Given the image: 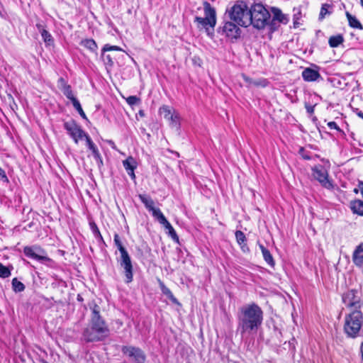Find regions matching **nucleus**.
<instances>
[{
	"mask_svg": "<svg viewBox=\"0 0 363 363\" xmlns=\"http://www.w3.org/2000/svg\"><path fill=\"white\" fill-rule=\"evenodd\" d=\"M262 320L263 311L257 304L252 303L243 306L238 313V330L242 337L256 333Z\"/></svg>",
	"mask_w": 363,
	"mask_h": 363,
	"instance_id": "obj_1",
	"label": "nucleus"
},
{
	"mask_svg": "<svg viewBox=\"0 0 363 363\" xmlns=\"http://www.w3.org/2000/svg\"><path fill=\"white\" fill-rule=\"evenodd\" d=\"M91 309L90 327L84 330L83 337L86 342L102 341L108 337L109 329L100 315V307L94 303Z\"/></svg>",
	"mask_w": 363,
	"mask_h": 363,
	"instance_id": "obj_2",
	"label": "nucleus"
},
{
	"mask_svg": "<svg viewBox=\"0 0 363 363\" xmlns=\"http://www.w3.org/2000/svg\"><path fill=\"white\" fill-rule=\"evenodd\" d=\"M363 325V314L360 310L350 311L345 315L344 332L347 337L355 338L362 335Z\"/></svg>",
	"mask_w": 363,
	"mask_h": 363,
	"instance_id": "obj_3",
	"label": "nucleus"
},
{
	"mask_svg": "<svg viewBox=\"0 0 363 363\" xmlns=\"http://www.w3.org/2000/svg\"><path fill=\"white\" fill-rule=\"evenodd\" d=\"M250 25L257 29H262L268 25L270 13L261 4L252 6L250 9Z\"/></svg>",
	"mask_w": 363,
	"mask_h": 363,
	"instance_id": "obj_4",
	"label": "nucleus"
},
{
	"mask_svg": "<svg viewBox=\"0 0 363 363\" xmlns=\"http://www.w3.org/2000/svg\"><path fill=\"white\" fill-rule=\"evenodd\" d=\"M228 17L240 26L247 27L250 25V9L245 4H235L228 11Z\"/></svg>",
	"mask_w": 363,
	"mask_h": 363,
	"instance_id": "obj_5",
	"label": "nucleus"
},
{
	"mask_svg": "<svg viewBox=\"0 0 363 363\" xmlns=\"http://www.w3.org/2000/svg\"><path fill=\"white\" fill-rule=\"evenodd\" d=\"M205 17L195 16L194 22L199 29L204 28L206 31L209 28H214L216 24V13L213 7L207 1L203 2Z\"/></svg>",
	"mask_w": 363,
	"mask_h": 363,
	"instance_id": "obj_6",
	"label": "nucleus"
},
{
	"mask_svg": "<svg viewBox=\"0 0 363 363\" xmlns=\"http://www.w3.org/2000/svg\"><path fill=\"white\" fill-rule=\"evenodd\" d=\"M23 253L27 257L43 264L51 261V259L48 257L45 250L37 245L24 247Z\"/></svg>",
	"mask_w": 363,
	"mask_h": 363,
	"instance_id": "obj_7",
	"label": "nucleus"
},
{
	"mask_svg": "<svg viewBox=\"0 0 363 363\" xmlns=\"http://www.w3.org/2000/svg\"><path fill=\"white\" fill-rule=\"evenodd\" d=\"M342 302L345 306L350 310V311H355L356 310H360L362 302L358 291L354 289L350 290L345 293L342 297Z\"/></svg>",
	"mask_w": 363,
	"mask_h": 363,
	"instance_id": "obj_8",
	"label": "nucleus"
},
{
	"mask_svg": "<svg viewBox=\"0 0 363 363\" xmlns=\"http://www.w3.org/2000/svg\"><path fill=\"white\" fill-rule=\"evenodd\" d=\"M64 128L67 131L71 138L74 140L76 144L79 143V140L83 138L86 139V136L89 135L81 128L79 125H77L74 121L65 122L64 123Z\"/></svg>",
	"mask_w": 363,
	"mask_h": 363,
	"instance_id": "obj_9",
	"label": "nucleus"
},
{
	"mask_svg": "<svg viewBox=\"0 0 363 363\" xmlns=\"http://www.w3.org/2000/svg\"><path fill=\"white\" fill-rule=\"evenodd\" d=\"M312 174L320 184L325 188L330 189L333 188L331 182L328 179V173L322 165H316L312 168Z\"/></svg>",
	"mask_w": 363,
	"mask_h": 363,
	"instance_id": "obj_10",
	"label": "nucleus"
},
{
	"mask_svg": "<svg viewBox=\"0 0 363 363\" xmlns=\"http://www.w3.org/2000/svg\"><path fill=\"white\" fill-rule=\"evenodd\" d=\"M120 266L124 269L125 282L130 283L133 281V269L131 259L128 252L121 253L120 259H118Z\"/></svg>",
	"mask_w": 363,
	"mask_h": 363,
	"instance_id": "obj_11",
	"label": "nucleus"
},
{
	"mask_svg": "<svg viewBox=\"0 0 363 363\" xmlns=\"http://www.w3.org/2000/svg\"><path fill=\"white\" fill-rule=\"evenodd\" d=\"M121 350L134 363H145L146 356L140 348L133 346H123Z\"/></svg>",
	"mask_w": 363,
	"mask_h": 363,
	"instance_id": "obj_12",
	"label": "nucleus"
},
{
	"mask_svg": "<svg viewBox=\"0 0 363 363\" xmlns=\"http://www.w3.org/2000/svg\"><path fill=\"white\" fill-rule=\"evenodd\" d=\"M239 26L235 22L225 21L223 25L219 28V33L225 35L231 39H237L240 36L241 30Z\"/></svg>",
	"mask_w": 363,
	"mask_h": 363,
	"instance_id": "obj_13",
	"label": "nucleus"
},
{
	"mask_svg": "<svg viewBox=\"0 0 363 363\" xmlns=\"http://www.w3.org/2000/svg\"><path fill=\"white\" fill-rule=\"evenodd\" d=\"M272 12L273 14V18L271 24L269 25L271 30H275L277 22L283 24H286L289 22V18L288 15L283 13L279 9L272 8Z\"/></svg>",
	"mask_w": 363,
	"mask_h": 363,
	"instance_id": "obj_14",
	"label": "nucleus"
},
{
	"mask_svg": "<svg viewBox=\"0 0 363 363\" xmlns=\"http://www.w3.org/2000/svg\"><path fill=\"white\" fill-rule=\"evenodd\" d=\"M354 264L363 272V242L357 245L352 254Z\"/></svg>",
	"mask_w": 363,
	"mask_h": 363,
	"instance_id": "obj_15",
	"label": "nucleus"
},
{
	"mask_svg": "<svg viewBox=\"0 0 363 363\" xmlns=\"http://www.w3.org/2000/svg\"><path fill=\"white\" fill-rule=\"evenodd\" d=\"M302 77L306 82H315L321 79L318 69L307 67L302 72Z\"/></svg>",
	"mask_w": 363,
	"mask_h": 363,
	"instance_id": "obj_16",
	"label": "nucleus"
},
{
	"mask_svg": "<svg viewBox=\"0 0 363 363\" xmlns=\"http://www.w3.org/2000/svg\"><path fill=\"white\" fill-rule=\"evenodd\" d=\"M123 164L128 174L131 177L132 179H135V174L134 173V170L137 167V162L135 160L133 157H128L123 162Z\"/></svg>",
	"mask_w": 363,
	"mask_h": 363,
	"instance_id": "obj_17",
	"label": "nucleus"
},
{
	"mask_svg": "<svg viewBox=\"0 0 363 363\" xmlns=\"http://www.w3.org/2000/svg\"><path fill=\"white\" fill-rule=\"evenodd\" d=\"M58 83H59L60 89L62 90V91L63 92V94L67 99H69L70 101H72V99L76 98L74 96L71 86L67 84L63 78H62V77L60 78L58 80Z\"/></svg>",
	"mask_w": 363,
	"mask_h": 363,
	"instance_id": "obj_18",
	"label": "nucleus"
},
{
	"mask_svg": "<svg viewBox=\"0 0 363 363\" xmlns=\"http://www.w3.org/2000/svg\"><path fill=\"white\" fill-rule=\"evenodd\" d=\"M235 238L238 243L241 247V250L244 252H247L250 251V249L246 243V237L243 232L241 230H237L235 232Z\"/></svg>",
	"mask_w": 363,
	"mask_h": 363,
	"instance_id": "obj_19",
	"label": "nucleus"
},
{
	"mask_svg": "<svg viewBox=\"0 0 363 363\" xmlns=\"http://www.w3.org/2000/svg\"><path fill=\"white\" fill-rule=\"evenodd\" d=\"M259 247L262 251L263 258L264 261L270 266V267H274L275 262L274 260V258L269 251L263 245L259 243Z\"/></svg>",
	"mask_w": 363,
	"mask_h": 363,
	"instance_id": "obj_20",
	"label": "nucleus"
},
{
	"mask_svg": "<svg viewBox=\"0 0 363 363\" xmlns=\"http://www.w3.org/2000/svg\"><path fill=\"white\" fill-rule=\"evenodd\" d=\"M346 16L348 20L349 26L353 28L359 30L363 29V26L359 21L354 16L350 14L349 12H346Z\"/></svg>",
	"mask_w": 363,
	"mask_h": 363,
	"instance_id": "obj_21",
	"label": "nucleus"
},
{
	"mask_svg": "<svg viewBox=\"0 0 363 363\" xmlns=\"http://www.w3.org/2000/svg\"><path fill=\"white\" fill-rule=\"evenodd\" d=\"M138 197L149 211L150 210H153L155 203L150 196L146 194H139Z\"/></svg>",
	"mask_w": 363,
	"mask_h": 363,
	"instance_id": "obj_22",
	"label": "nucleus"
},
{
	"mask_svg": "<svg viewBox=\"0 0 363 363\" xmlns=\"http://www.w3.org/2000/svg\"><path fill=\"white\" fill-rule=\"evenodd\" d=\"M169 125L171 128L179 130L180 128V117L177 111L173 113V115L167 120Z\"/></svg>",
	"mask_w": 363,
	"mask_h": 363,
	"instance_id": "obj_23",
	"label": "nucleus"
},
{
	"mask_svg": "<svg viewBox=\"0 0 363 363\" xmlns=\"http://www.w3.org/2000/svg\"><path fill=\"white\" fill-rule=\"evenodd\" d=\"M351 209L354 213L363 216V201L361 200L352 201Z\"/></svg>",
	"mask_w": 363,
	"mask_h": 363,
	"instance_id": "obj_24",
	"label": "nucleus"
},
{
	"mask_svg": "<svg viewBox=\"0 0 363 363\" xmlns=\"http://www.w3.org/2000/svg\"><path fill=\"white\" fill-rule=\"evenodd\" d=\"M160 289L162 292L167 296L170 301L177 305H180V303L178 301V300L174 297L172 291L169 288H167L163 283H160Z\"/></svg>",
	"mask_w": 363,
	"mask_h": 363,
	"instance_id": "obj_25",
	"label": "nucleus"
},
{
	"mask_svg": "<svg viewBox=\"0 0 363 363\" xmlns=\"http://www.w3.org/2000/svg\"><path fill=\"white\" fill-rule=\"evenodd\" d=\"M176 112L177 111L175 109L165 105L162 106L159 109V113L162 115L167 121L173 115V113Z\"/></svg>",
	"mask_w": 363,
	"mask_h": 363,
	"instance_id": "obj_26",
	"label": "nucleus"
},
{
	"mask_svg": "<svg viewBox=\"0 0 363 363\" xmlns=\"http://www.w3.org/2000/svg\"><path fill=\"white\" fill-rule=\"evenodd\" d=\"M162 225H163L164 228L168 230V233L169 236L172 238V240L178 242L179 237L177 235L176 231L174 230V228L172 226L170 223L167 220H166V221H164V223H162Z\"/></svg>",
	"mask_w": 363,
	"mask_h": 363,
	"instance_id": "obj_27",
	"label": "nucleus"
},
{
	"mask_svg": "<svg viewBox=\"0 0 363 363\" xmlns=\"http://www.w3.org/2000/svg\"><path fill=\"white\" fill-rule=\"evenodd\" d=\"M344 41L341 35H333L329 38L328 43L331 48H336L342 44Z\"/></svg>",
	"mask_w": 363,
	"mask_h": 363,
	"instance_id": "obj_28",
	"label": "nucleus"
},
{
	"mask_svg": "<svg viewBox=\"0 0 363 363\" xmlns=\"http://www.w3.org/2000/svg\"><path fill=\"white\" fill-rule=\"evenodd\" d=\"M150 211L152 212V216L155 217L160 223L162 224L166 221L167 219L160 208L154 207L153 210H150Z\"/></svg>",
	"mask_w": 363,
	"mask_h": 363,
	"instance_id": "obj_29",
	"label": "nucleus"
},
{
	"mask_svg": "<svg viewBox=\"0 0 363 363\" xmlns=\"http://www.w3.org/2000/svg\"><path fill=\"white\" fill-rule=\"evenodd\" d=\"M86 143L88 148L91 151L93 156H95L98 154H99V151L98 150V147L94 143L92 140L91 139L90 136H86Z\"/></svg>",
	"mask_w": 363,
	"mask_h": 363,
	"instance_id": "obj_30",
	"label": "nucleus"
},
{
	"mask_svg": "<svg viewBox=\"0 0 363 363\" xmlns=\"http://www.w3.org/2000/svg\"><path fill=\"white\" fill-rule=\"evenodd\" d=\"M82 45L92 52L97 49V45L93 39H85L82 41Z\"/></svg>",
	"mask_w": 363,
	"mask_h": 363,
	"instance_id": "obj_31",
	"label": "nucleus"
},
{
	"mask_svg": "<svg viewBox=\"0 0 363 363\" xmlns=\"http://www.w3.org/2000/svg\"><path fill=\"white\" fill-rule=\"evenodd\" d=\"M12 288L15 292H21L25 289V286L17 278H14L12 280Z\"/></svg>",
	"mask_w": 363,
	"mask_h": 363,
	"instance_id": "obj_32",
	"label": "nucleus"
},
{
	"mask_svg": "<svg viewBox=\"0 0 363 363\" xmlns=\"http://www.w3.org/2000/svg\"><path fill=\"white\" fill-rule=\"evenodd\" d=\"M41 36L44 40V42L48 45H51L53 43V38L50 33L45 30V28H42L41 30Z\"/></svg>",
	"mask_w": 363,
	"mask_h": 363,
	"instance_id": "obj_33",
	"label": "nucleus"
},
{
	"mask_svg": "<svg viewBox=\"0 0 363 363\" xmlns=\"http://www.w3.org/2000/svg\"><path fill=\"white\" fill-rule=\"evenodd\" d=\"M113 241H114V243H115L116 246L117 247L118 250H119L120 253H123V252H127L126 249L123 247V245L121 241L120 237L118 234L114 235Z\"/></svg>",
	"mask_w": 363,
	"mask_h": 363,
	"instance_id": "obj_34",
	"label": "nucleus"
},
{
	"mask_svg": "<svg viewBox=\"0 0 363 363\" xmlns=\"http://www.w3.org/2000/svg\"><path fill=\"white\" fill-rule=\"evenodd\" d=\"M330 9V6L328 4H325L322 6L321 7V9H320V15H319V18L320 19H323L327 15H329L331 13V11H329V9Z\"/></svg>",
	"mask_w": 363,
	"mask_h": 363,
	"instance_id": "obj_35",
	"label": "nucleus"
},
{
	"mask_svg": "<svg viewBox=\"0 0 363 363\" xmlns=\"http://www.w3.org/2000/svg\"><path fill=\"white\" fill-rule=\"evenodd\" d=\"M11 275V270L4 266L3 264L0 263V277L1 278H7Z\"/></svg>",
	"mask_w": 363,
	"mask_h": 363,
	"instance_id": "obj_36",
	"label": "nucleus"
},
{
	"mask_svg": "<svg viewBox=\"0 0 363 363\" xmlns=\"http://www.w3.org/2000/svg\"><path fill=\"white\" fill-rule=\"evenodd\" d=\"M101 57L104 62V64L106 66H108L110 67H113V61L112 60V57L110 55H105V52L101 53Z\"/></svg>",
	"mask_w": 363,
	"mask_h": 363,
	"instance_id": "obj_37",
	"label": "nucleus"
},
{
	"mask_svg": "<svg viewBox=\"0 0 363 363\" xmlns=\"http://www.w3.org/2000/svg\"><path fill=\"white\" fill-rule=\"evenodd\" d=\"M121 51L122 49L116 45H111L109 44H106L102 48V52H106L108 51Z\"/></svg>",
	"mask_w": 363,
	"mask_h": 363,
	"instance_id": "obj_38",
	"label": "nucleus"
},
{
	"mask_svg": "<svg viewBox=\"0 0 363 363\" xmlns=\"http://www.w3.org/2000/svg\"><path fill=\"white\" fill-rule=\"evenodd\" d=\"M126 101L129 105L133 106L139 103L140 99L136 96H130L127 98Z\"/></svg>",
	"mask_w": 363,
	"mask_h": 363,
	"instance_id": "obj_39",
	"label": "nucleus"
},
{
	"mask_svg": "<svg viewBox=\"0 0 363 363\" xmlns=\"http://www.w3.org/2000/svg\"><path fill=\"white\" fill-rule=\"evenodd\" d=\"M0 179L4 183H9V180L5 171L0 167Z\"/></svg>",
	"mask_w": 363,
	"mask_h": 363,
	"instance_id": "obj_40",
	"label": "nucleus"
},
{
	"mask_svg": "<svg viewBox=\"0 0 363 363\" xmlns=\"http://www.w3.org/2000/svg\"><path fill=\"white\" fill-rule=\"evenodd\" d=\"M91 228L96 237L102 238L98 227L94 223H91Z\"/></svg>",
	"mask_w": 363,
	"mask_h": 363,
	"instance_id": "obj_41",
	"label": "nucleus"
},
{
	"mask_svg": "<svg viewBox=\"0 0 363 363\" xmlns=\"http://www.w3.org/2000/svg\"><path fill=\"white\" fill-rule=\"evenodd\" d=\"M94 159H95V160H96V163L98 164L99 168H101L103 166V164H104L103 160H102V157L101 156V154L99 153V154L94 156Z\"/></svg>",
	"mask_w": 363,
	"mask_h": 363,
	"instance_id": "obj_42",
	"label": "nucleus"
},
{
	"mask_svg": "<svg viewBox=\"0 0 363 363\" xmlns=\"http://www.w3.org/2000/svg\"><path fill=\"white\" fill-rule=\"evenodd\" d=\"M71 101L72 103V105H73L74 108L77 111L79 110L82 108V106H81L79 101L77 100V98L72 99V100Z\"/></svg>",
	"mask_w": 363,
	"mask_h": 363,
	"instance_id": "obj_43",
	"label": "nucleus"
},
{
	"mask_svg": "<svg viewBox=\"0 0 363 363\" xmlns=\"http://www.w3.org/2000/svg\"><path fill=\"white\" fill-rule=\"evenodd\" d=\"M328 126L330 128V129H335L337 130L340 131V128L335 121L329 122L328 123Z\"/></svg>",
	"mask_w": 363,
	"mask_h": 363,
	"instance_id": "obj_44",
	"label": "nucleus"
},
{
	"mask_svg": "<svg viewBox=\"0 0 363 363\" xmlns=\"http://www.w3.org/2000/svg\"><path fill=\"white\" fill-rule=\"evenodd\" d=\"M359 191L361 192V194L363 197V182H359V184L358 185V188L354 189V191L355 193H358Z\"/></svg>",
	"mask_w": 363,
	"mask_h": 363,
	"instance_id": "obj_45",
	"label": "nucleus"
},
{
	"mask_svg": "<svg viewBox=\"0 0 363 363\" xmlns=\"http://www.w3.org/2000/svg\"><path fill=\"white\" fill-rule=\"evenodd\" d=\"M79 114L84 119H86V116L85 113L84 112L82 108H81L79 110L77 111Z\"/></svg>",
	"mask_w": 363,
	"mask_h": 363,
	"instance_id": "obj_46",
	"label": "nucleus"
},
{
	"mask_svg": "<svg viewBox=\"0 0 363 363\" xmlns=\"http://www.w3.org/2000/svg\"><path fill=\"white\" fill-rule=\"evenodd\" d=\"M0 17L2 18H5V13L3 11V8H2V6L1 5H0Z\"/></svg>",
	"mask_w": 363,
	"mask_h": 363,
	"instance_id": "obj_47",
	"label": "nucleus"
},
{
	"mask_svg": "<svg viewBox=\"0 0 363 363\" xmlns=\"http://www.w3.org/2000/svg\"><path fill=\"white\" fill-rule=\"evenodd\" d=\"M356 114H357L359 118H361L362 119H363V112H362V111L357 110V111H356Z\"/></svg>",
	"mask_w": 363,
	"mask_h": 363,
	"instance_id": "obj_48",
	"label": "nucleus"
},
{
	"mask_svg": "<svg viewBox=\"0 0 363 363\" xmlns=\"http://www.w3.org/2000/svg\"><path fill=\"white\" fill-rule=\"evenodd\" d=\"M36 27H37L38 30H39V32L41 33L42 28H44L43 26L40 23H38L36 25Z\"/></svg>",
	"mask_w": 363,
	"mask_h": 363,
	"instance_id": "obj_49",
	"label": "nucleus"
},
{
	"mask_svg": "<svg viewBox=\"0 0 363 363\" xmlns=\"http://www.w3.org/2000/svg\"><path fill=\"white\" fill-rule=\"evenodd\" d=\"M306 108H307V111L308 113H313V108L312 106H307Z\"/></svg>",
	"mask_w": 363,
	"mask_h": 363,
	"instance_id": "obj_50",
	"label": "nucleus"
},
{
	"mask_svg": "<svg viewBox=\"0 0 363 363\" xmlns=\"http://www.w3.org/2000/svg\"><path fill=\"white\" fill-rule=\"evenodd\" d=\"M302 157H303V158H304L305 160H310L311 159V157L310 156H308V155H305V154H303Z\"/></svg>",
	"mask_w": 363,
	"mask_h": 363,
	"instance_id": "obj_51",
	"label": "nucleus"
},
{
	"mask_svg": "<svg viewBox=\"0 0 363 363\" xmlns=\"http://www.w3.org/2000/svg\"><path fill=\"white\" fill-rule=\"evenodd\" d=\"M77 301H79L80 302L83 301V298L79 294L77 296Z\"/></svg>",
	"mask_w": 363,
	"mask_h": 363,
	"instance_id": "obj_52",
	"label": "nucleus"
},
{
	"mask_svg": "<svg viewBox=\"0 0 363 363\" xmlns=\"http://www.w3.org/2000/svg\"><path fill=\"white\" fill-rule=\"evenodd\" d=\"M294 18L295 19H298V18H296V14L294 13ZM294 24L296 25V20H294Z\"/></svg>",
	"mask_w": 363,
	"mask_h": 363,
	"instance_id": "obj_53",
	"label": "nucleus"
},
{
	"mask_svg": "<svg viewBox=\"0 0 363 363\" xmlns=\"http://www.w3.org/2000/svg\"><path fill=\"white\" fill-rule=\"evenodd\" d=\"M109 144L113 145L114 143L112 141H109Z\"/></svg>",
	"mask_w": 363,
	"mask_h": 363,
	"instance_id": "obj_54",
	"label": "nucleus"
}]
</instances>
